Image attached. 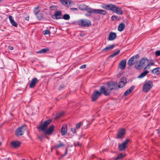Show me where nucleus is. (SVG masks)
<instances>
[{"instance_id":"9","label":"nucleus","mask_w":160,"mask_h":160,"mask_svg":"<svg viewBox=\"0 0 160 160\" xmlns=\"http://www.w3.org/2000/svg\"><path fill=\"white\" fill-rule=\"evenodd\" d=\"M102 93H103V92L100 91V92L95 90L92 96V101L93 102L96 101L98 98L101 96Z\"/></svg>"},{"instance_id":"28","label":"nucleus","mask_w":160,"mask_h":160,"mask_svg":"<svg viewBox=\"0 0 160 160\" xmlns=\"http://www.w3.org/2000/svg\"><path fill=\"white\" fill-rule=\"evenodd\" d=\"M149 73V71H146L142 73H141L139 76H138V78H142L144 77L146 75Z\"/></svg>"},{"instance_id":"22","label":"nucleus","mask_w":160,"mask_h":160,"mask_svg":"<svg viewBox=\"0 0 160 160\" xmlns=\"http://www.w3.org/2000/svg\"><path fill=\"white\" fill-rule=\"evenodd\" d=\"M112 5L113 4H111L108 5L103 4L102 5L101 7L104 9L111 10Z\"/></svg>"},{"instance_id":"47","label":"nucleus","mask_w":160,"mask_h":160,"mask_svg":"<svg viewBox=\"0 0 160 160\" xmlns=\"http://www.w3.org/2000/svg\"><path fill=\"white\" fill-rule=\"evenodd\" d=\"M71 131L73 133H74L76 132V129L75 128H71Z\"/></svg>"},{"instance_id":"11","label":"nucleus","mask_w":160,"mask_h":160,"mask_svg":"<svg viewBox=\"0 0 160 160\" xmlns=\"http://www.w3.org/2000/svg\"><path fill=\"white\" fill-rule=\"evenodd\" d=\"M129 142V140L127 139L124 142L118 145V149L119 151H122L125 150L127 147V145Z\"/></svg>"},{"instance_id":"13","label":"nucleus","mask_w":160,"mask_h":160,"mask_svg":"<svg viewBox=\"0 0 160 160\" xmlns=\"http://www.w3.org/2000/svg\"><path fill=\"white\" fill-rule=\"evenodd\" d=\"M126 59H123L118 64V68L121 70L124 69L126 68Z\"/></svg>"},{"instance_id":"3","label":"nucleus","mask_w":160,"mask_h":160,"mask_svg":"<svg viewBox=\"0 0 160 160\" xmlns=\"http://www.w3.org/2000/svg\"><path fill=\"white\" fill-rule=\"evenodd\" d=\"M153 86L152 82L151 81H146L143 84V91L146 92H148Z\"/></svg>"},{"instance_id":"38","label":"nucleus","mask_w":160,"mask_h":160,"mask_svg":"<svg viewBox=\"0 0 160 160\" xmlns=\"http://www.w3.org/2000/svg\"><path fill=\"white\" fill-rule=\"evenodd\" d=\"M60 2L63 5H66L68 4V2L67 0H61Z\"/></svg>"},{"instance_id":"51","label":"nucleus","mask_w":160,"mask_h":160,"mask_svg":"<svg viewBox=\"0 0 160 160\" xmlns=\"http://www.w3.org/2000/svg\"><path fill=\"white\" fill-rule=\"evenodd\" d=\"M72 10H75V11L77 10H78L77 8H72Z\"/></svg>"},{"instance_id":"41","label":"nucleus","mask_w":160,"mask_h":160,"mask_svg":"<svg viewBox=\"0 0 160 160\" xmlns=\"http://www.w3.org/2000/svg\"><path fill=\"white\" fill-rule=\"evenodd\" d=\"M57 6H52L50 7V9L52 10H55L57 8Z\"/></svg>"},{"instance_id":"40","label":"nucleus","mask_w":160,"mask_h":160,"mask_svg":"<svg viewBox=\"0 0 160 160\" xmlns=\"http://www.w3.org/2000/svg\"><path fill=\"white\" fill-rule=\"evenodd\" d=\"M43 33L44 34H49L50 33V32L48 30H45L43 32Z\"/></svg>"},{"instance_id":"30","label":"nucleus","mask_w":160,"mask_h":160,"mask_svg":"<svg viewBox=\"0 0 160 160\" xmlns=\"http://www.w3.org/2000/svg\"><path fill=\"white\" fill-rule=\"evenodd\" d=\"M88 6L84 4L80 5L79 7V8L82 10H86Z\"/></svg>"},{"instance_id":"45","label":"nucleus","mask_w":160,"mask_h":160,"mask_svg":"<svg viewBox=\"0 0 160 160\" xmlns=\"http://www.w3.org/2000/svg\"><path fill=\"white\" fill-rule=\"evenodd\" d=\"M86 64H84L82 65L80 68V69H83L84 68L86 67Z\"/></svg>"},{"instance_id":"14","label":"nucleus","mask_w":160,"mask_h":160,"mask_svg":"<svg viewBox=\"0 0 160 160\" xmlns=\"http://www.w3.org/2000/svg\"><path fill=\"white\" fill-rule=\"evenodd\" d=\"M39 80L36 78H33L31 81V82L29 84V87L31 88H34L37 83L38 82Z\"/></svg>"},{"instance_id":"27","label":"nucleus","mask_w":160,"mask_h":160,"mask_svg":"<svg viewBox=\"0 0 160 160\" xmlns=\"http://www.w3.org/2000/svg\"><path fill=\"white\" fill-rule=\"evenodd\" d=\"M114 46H115L114 45H109L108 46L106 47L104 49H103L102 50V51H107V50H109L112 49H113L114 48Z\"/></svg>"},{"instance_id":"6","label":"nucleus","mask_w":160,"mask_h":160,"mask_svg":"<svg viewBox=\"0 0 160 160\" xmlns=\"http://www.w3.org/2000/svg\"><path fill=\"white\" fill-rule=\"evenodd\" d=\"M148 62V60L147 58H142L139 60V64L135 65V67L136 69H140L142 67H143L144 64L146 63H147Z\"/></svg>"},{"instance_id":"48","label":"nucleus","mask_w":160,"mask_h":160,"mask_svg":"<svg viewBox=\"0 0 160 160\" xmlns=\"http://www.w3.org/2000/svg\"><path fill=\"white\" fill-rule=\"evenodd\" d=\"M8 48L10 50H13V48L12 46H9Z\"/></svg>"},{"instance_id":"34","label":"nucleus","mask_w":160,"mask_h":160,"mask_svg":"<svg viewBox=\"0 0 160 160\" xmlns=\"http://www.w3.org/2000/svg\"><path fill=\"white\" fill-rule=\"evenodd\" d=\"M120 19V18L117 16H113L111 17V19L112 21L115 20H119Z\"/></svg>"},{"instance_id":"49","label":"nucleus","mask_w":160,"mask_h":160,"mask_svg":"<svg viewBox=\"0 0 160 160\" xmlns=\"http://www.w3.org/2000/svg\"><path fill=\"white\" fill-rule=\"evenodd\" d=\"M25 19L27 21H29V16H27L26 17Z\"/></svg>"},{"instance_id":"4","label":"nucleus","mask_w":160,"mask_h":160,"mask_svg":"<svg viewBox=\"0 0 160 160\" xmlns=\"http://www.w3.org/2000/svg\"><path fill=\"white\" fill-rule=\"evenodd\" d=\"M86 11L89 13H98L99 14H102L103 15H105L107 13V12L106 11L103 10L101 9H92L89 8L88 6L87 8Z\"/></svg>"},{"instance_id":"39","label":"nucleus","mask_w":160,"mask_h":160,"mask_svg":"<svg viewBox=\"0 0 160 160\" xmlns=\"http://www.w3.org/2000/svg\"><path fill=\"white\" fill-rule=\"evenodd\" d=\"M65 87V86L64 85H61L58 88V90L61 91L62 89L64 88Z\"/></svg>"},{"instance_id":"44","label":"nucleus","mask_w":160,"mask_h":160,"mask_svg":"<svg viewBox=\"0 0 160 160\" xmlns=\"http://www.w3.org/2000/svg\"><path fill=\"white\" fill-rule=\"evenodd\" d=\"M155 54L156 56H160V51H156Z\"/></svg>"},{"instance_id":"46","label":"nucleus","mask_w":160,"mask_h":160,"mask_svg":"<svg viewBox=\"0 0 160 160\" xmlns=\"http://www.w3.org/2000/svg\"><path fill=\"white\" fill-rule=\"evenodd\" d=\"M113 159V160H118L120 159L118 156L116 157H114Z\"/></svg>"},{"instance_id":"16","label":"nucleus","mask_w":160,"mask_h":160,"mask_svg":"<svg viewBox=\"0 0 160 160\" xmlns=\"http://www.w3.org/2000/svg\"><path fill=\"white\" fill-rule=\"evenodd\" d=\"M126 132L125 129L124 128L121 129L118 132L117 138H122V136L125 134Z\"/></svg>"},{"instance_id":"21","label":"nucleus","mask_w":160,"mask_h":160,"mask_svg":"<svg viewBox=\"0 0 160 160\" xmlns=\"http://www.w3.org/2000/svg\"><path fill=\"white\" fill-rule=\"evenodd\" d=\"M116 34L115 32H111L109 35L108 39L110 41L113 40L116 38Z\"/></svg>"},{"instance_id":"36","label":"nucleus","mask_w":160,"mask_h":160,"mask_svg":"<svg viewBox=\"0 0 160 160\" xmlns=\"http://www.w3.org/2000/svg\"><path fill=\"white\" fill-rule=\"evenodd\" d=\"M120 52V50H118L116 52H115L113 53L112 55H111L110 56V57L111 58H113V57H115V56H116V55H117Z\"/></svg>"},{"instance_id":"26","label":"nucleus","mask_w":160,"mask_h":160,"mask_svg":"<svg viewBox=\"0 0 160 160\" xmlns=\"http://www.w3.org/2000/svg\"><path fill=\"white\" fill-rule=\"evenodd\" d=\"M49 50V49L48 48H45L42 49L40 51L36 52L37 53H45L48 51Z\"/></svg>"},{"instance_id":"50","label":"nucleus","mask_w":160,"mask_h":160,"mask_svg":"<svg viewBox=\"0 0 160 160\" xmlns=\"http://www.w3.org/2000/svg\"><path fill=\"white\" fill-rule=\"evenodd\" d=\"M80 35L82 37H83L85 35V34L83 33H81L80 34Z\"/></svg>"},{"instance_id":"18","label":"nucleus","mask_w":160,"mask_h":160,"mask_svg":"<svg viewBox=\"0 0 160 160\" xmlns=\"http://www.w3.org/2000/svg\"><path fill=\"white\" fill-rule=\"evenodd\" d=\"M67 132V125L64 124L62 125L61 130V132L62 135H65L66 134Z\"/></svg>"},{"instance_id":"24","label":"nucleus","mask_w":160,"mask_h":160,"mask_svg":"<svg viewBox=\"0 0 160 160\" xmlns=\"http://www.w3.org/2000/svg\"><path fill=\"white\" fill-rule=\"evenodd\" d=\"M152 72L153 74L158 75L160 74V68H154L152 70Z\"/></svg>"},{"instance_id":"33","label":"nucleus","mask_w":160,"mask_h":160,"mask_svg":"<svg viewBox=\"0 0 160 160\" xmlns=\"http://www.w3.org/2000/svg\"><path fill=\"white\" fill-rule=\"evenodd\" d=\"M63 18L65 20H68L70 19V17L69 14H65L63 16Z\"/></svg>"},{"instance_id":"1","label":"nucleus","mask_w":160,"mask_h":160,"mask_svg":"<svg viewBox=\"0 0 160 160\" xmlns=\"http://www.w3.org/2000/svg\"><path fill=\"white\" fill-rule=\"evenodd\" d=\"M52 120L50 119L48 120L41 124L38 127L39 131H42L45 135H50L53 132L54 128V126L51 125L48 129V126L51 122Z\"/></svg>"},{"instance_id":"17","label":"nucleus","mask_w":160,"mask_h":160,"mask_svg":"<svg viewBox=\"0 0 160 160\" xmlns=\"http://www.w3.org/2000/svg\"><path fill=\"white\" fill-rule=\"evenodd\" d=\"M11 145L14 148H17L19 147L21 143L19 141H13L11 142Z\"/></svg>"},{"instance_id":"43","label":"nucleus","mask_w":160,"mask_h":160,"mask_svg":"<svg viewBox=\"0 0 160 160\" xmlns=\"http://www.w3.org/2000/svg\"><path fill=\"white\" fill-rule=\"evenodd\" d=\"M81 122H79V123H78L76 126V129H78L81 126Z\"/></svg>"},{"instance_id":"37","label":"nucleus","mask_w":160,"mask_h":160,"mask_svg":"<svg viewBox=\"0 0 160 160\" xmlns=\"http://www.w3.org/2000/svg\"><path fill=\"white\" fill-rule=\"evenodd\" d=\"M154 64V63L153 62H151L148 63L147 66L144 68V70H145L147 68H149L150 66L153 65Z\"/></svg>"},{"instance_id":"15","label":"nucleus","mask_w":160,"mask_h":160,"mask_svg":"<svg viewBox=\"0 0 160 160\" xmlns=\"http://www.w3.org/2000/svg\"><path fill=\"white\" fill-rule=\"evenodd\" d=\"M61 12L59 11H57L55 12V14L52 16V18L56 19H59L61 18L60 16H61Z\"/></svg>"},{"instance_id":"29","label":"nucleus","mask_w":160,"mask_h":160,"mask_svg":"<svg viewBox=\"0 0 160 160\" xmlns=\"http://www.w3.org/2000/svg\"><path fill=\"white\" fill-rule=\"evenodd\" d=\"M33 12L35 15H37L40 12L39 7L38 6L34 8L33 9Z\"/></svg>"},{"instance_id":"32","label":"nucleus","mask_w":160,"mask_h":160,"mask_svg":"<svg viewBox=\"0 0 160 160\" xmlns=\"http://www.w3.org/2000/svg\"><path fill=\"white\" fill-rule=\"evenodd\" d=\"M64 113L63 112H60L58 114H57L55 117V118L57 119L60 117H62L64 115Z\"/></svg>"},{"instance_id":"12","label":"nucleus","mask_w":160,"mask_h":160,"mask_svg":"<svg viewBox=\"0 0 160 160\" xmlns=\"http://www.w3.org/2000/svg\"><path fill=\"white\" fill-rule=\"evenodd\" d=\"M126 83V78L123 77L120 79L119 84H118V86L119 88H121L125 86Z\"/></svg>"},{"instance_id":"10","label":"nucleus","mask_w":160,"mask_h":160,"mask_svg":"<svg viewBox=\"0 0 160 160\" xmlns=\"http://www.w3.org/2000/svg\"><path fill=\"white\" fill-rule=\"evenodd\" d=\"M139 58V55L137 54L131 57L128 61V65L132 66L133 65L135 62V58Z\"/></svg>"},{"instance_id":"42","label":"nucleus","mask_w":160,"mask_h":160,"mask_svg":"<svg viewBox=\"0 0 160 160\" xmlns=\"http://www.w3.org/2000/svg\"><path fill=\"white\" fill-rule=\"evenodd\" d=\"M126 154H124V153H120V154H119L118 156L119 157V158L120 159L122 158L123 157L125 156Z\"/></svg>"},{"instance_id":"19","label":"nucleus","mask_w":160,"mask_h":160,"mask_svg":"<svg viewBox=\"0 0 160 160\" xmlns=\"http://www.w3.org/2000/svg\"><path fill=\"white\" fill-rule=\"evenodd\" d=\"M9 19L10 23L12 26L17 27L18 26L17 23L14 20L13 17L11 15L8 16Z\"/></svg>"},{"instance_id":"2","label":"nucleus","mask_w":160,"mask_h":160,"mask_svg":"<svg viewBox=\"0 0 160 160\" xmlns=\"http://www.w3.org/2000/svg\"><path fill=\"white\" fill-rule=\"evenodd\" d=\"M107 85L109 89H106L104 86H102L100 88V90L105 95L108 96L112 90L117 88L118 84L114 82H110L107 83Z\"/></svg>"},{"instance_id":"5","label":"nucleus","mask_w":160,"mask_h":160,"mask_svg":"<svg viewBox=\"0 0 160 160\" xmlns=\"http://www.w3.org/2000/svg\"><path fill=\"white\" fill-rule=\"evenodd\" d=\"M27 129V126L24 125L19 127L17 129L15 132L16 135L18 137L23 135L24 134V131Z\"/></svg>"},{"instance_id":"52","label":"nucleus","mask_w":160,"mask_h":160,"mask_svg":"<svg viewBox=\"0 0 160 160\" xmlns=\"http://www.w3.org/2000/svg\"><path fill=\"white\" fill-rule=\"evenodd\" d=\"M67 152H68V151H67V149H66V151H65V154H64V155H66L67 153Z\"/></svg>"},{"instance_id":"7","label":"nucleus","mask_w":160,"mask_h":160,"mask_svg":"<svg viewBox=\"0 0 160 160\" xmlns=\"http://www.w3.org/2000/svg\"><path fill=\"white\" fill-rule=\"evenodd\" d=\"M78 24L81 27H88L91 24L90 20L81 19L79 20L78 22Z\"/></svg>"},{"instance_id":"53","label":"nucleus","mask_w":160,"mask_h":160,"mask_svg":"<svg viewBox=\"0 0 160 160\" xmlns=\"http://www.w3.org/2000/svg\"><path fill=\"white\" fill-rule=\"evenodd\" d=\"M2 144V143L1 142H0V146Z\"/></svg>"},{"instance_id":"20","label":"nucleus","mask_w":160,"mask_h":160,"mask_svg":"<svg viewBox=\"0 0 160 160\" xmlns=\"http://www.w3.org/2000/svg\"><path fill=\"white\" fill-rule=\"evenodd\" d=\"M134 87L133 86H131L130 88L127 89L124 93V96H125L128 95L131 92L134 90Z\"/></svg>"},{"instance_id":"35","label":"nucleus","mask_w":160,"mask_h":160,"mask_svg":"<svg viewBox=\"0 0 160 160\" xmlns=\"http://www.w3.org/2000/svg\"><path fill=\"white\" fill-rule=\"evenodd\" d=\"M35 15L37 16V18L39 20H41L42 18V16L41 13H38L37 15Z\"/></svg>"},{"instance_id":"8","label":"nucleus","mask_w":160,"mask_h":160,"mask_svg":"<svg viewBox=\"0 0 160 160\" xmlns=\"http://www.w3.org/2000/svg\"><path fill=\"white\" fill-rule=\"evenodd\" d=\"M111 11L119 15H122L123 13L121 8L116 7L114 4H113Z\"/></svg>"},{"instance_id":"25","label":"nucleus","mask_w":160,"mask_h":160,"mask_svg":"<svg viewBox=\"0 0 160 160\" xmlns=\"http://www.w3.org/2000/svg\"><path fill=\"white\" fill-rule=\"evenodd\" d=\"M125 24L123 23H120L118 26V30L120 31L121 32L125 28Z\"/></svg>"},{"instance_id":"54","label":"nucleus","mask_w":160,"mask_h":160,"mask_svg":"<svg viewBox=\"0 0 160 160\" xmlns=\"http://www.w3.org/2000/svg\"><path fill=\"white\" fill-rule=\"evenodd\" d=\"M78 145H79V143H78Z\"/></svg>"},{"instance_id":"31","label":"nucleus","mask_w":160,"mask_h":160,"mask_svg":"<svg viewBox=\"0 0 160 160\" xmlns=\"http://www.w3.org/2000/svg\"><path fill=\"white\" fill-rule=\"evenodd\" d=\"M46 135H45L44 133V134H41L38 135L37 138L39 139L42 142L43 139L46 138Z\"/></svg>"},{"instance_id":"23","label":"nucleus","mask_w":160,"mask_h":160,"mask_svg":"<svg viewBox=\"0 0 160 160\" xmlns=\"http://www.w3.org/2000/svg\"><path fill=\"white\" fill-rule=\"evenodd\" d=\"M59 144H56L54 146V148L56 149L61 148L64 146V144L63 142H61L60 141H58Z\"/></svg>"}]
</instances>
